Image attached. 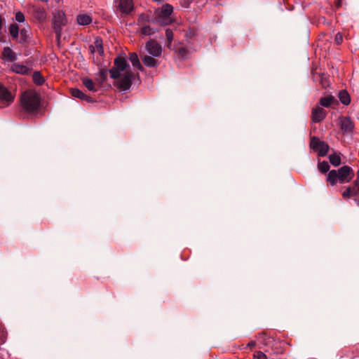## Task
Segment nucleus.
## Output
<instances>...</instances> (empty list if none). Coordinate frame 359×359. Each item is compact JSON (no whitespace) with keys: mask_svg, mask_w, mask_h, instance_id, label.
<instances>
[{"mask_svg":"<svg viewBox=\"0 0 359 359\" xmlns=\"http://www.w3.org/2000/svg\"><path fill=\"white\" fill-rule=\"evenodd\" d=\"M353 187H355V189H357V191L359 193V171L357 172V177L354 182Z\"/></svg>","mask_w":359,"mask_h":359,"instance_id":"c9c22d12","label":"nucleus"},{"mask_svg":"<svg viewBox=\"0 0 359 359\" xmlns=\"http://www.w3.org/2000/svg\"><path fill=\"white\" fill-rule=\"evenodd\" d=\"M326 116V111L325 109L320 107H316L312 110V120L314 122H320L325 118Z\"/></svg>","mask_w":359,"mask_h":359,"instance_id":"9d476101","label":"nucleus"},{"mask_svg":"<svg viewBox=\"0 0 359 359\" xmlns=\"http://www.w3.org/2000/svg\"><path fill=\"white\" fill-rule=\"evenodd\" d=\"M353 174L350 167L344 165L338 170H332L328 172L327 181L332 185H335L337 182L341 184L348 182Z\"/></svg>","mask_w":359,"mask_h":359,"instance_id":"f03ea898","label":"nucleus"},{"mask_svg":"<svg viewBox=\"0 0 359 359\" xmlns=\"http://www.w3.org/2000/svg\"><path fill=\"white\" fill-rule=\"evenodd\" d=\"M187 53V50L184 48H181L179 49V54L183 57H186V55Z\"/></svg>","mask_w":359,"mask_h":359,"instance_id":"e433bc0d","label":"nucleus"},{"mask_svg":"<svg viewBox=\"0 0 359 359\" xmlns=\"http://www.w3.org/2000/svg\"><path fill=\"white\" fill-rule=\"evenodd\" d=\"M329 160L332 165L334 166H338L341 163L340 156L337 154H330L329 156Z\"/></svg>","mask_w":359,"mask_h":359,"instance_id":"a878e982","label":"nucleus"},{"mask_svg":"<svg viewBox=\"0 0 359 359\" xmlns=\"http://www.w3.org/2000/svg\"><path fill=\"white\" fill-rule=\"evenodd\" d=\"M89 50L91 53H97L100 55H102L104 54V49L102 39L98 37L95 38L94 45H90Z\"/></svg>","mask_w":359,"mask_h":359,"instance_id":"f8f14e48","label":"nucleus"},{"mask_svg":"<svg viewBox=\"0 0 359 359\" xmlns=\"http://www.w3.org/2000/svg\"><path fill=\"white\" fill-rule=\"evenodd\" d=\"M118 8L125 14L130 13L133 9L132 0H118Z\"/></svg>","mask_w":359,"mask_h":359,"instance_id":"1a4fd4ad","label":"nucleus"},{"mask_svg":"<svg viewBox=\"0 0 359 359\" xmlns=\"http://www.w3.org/2000/svg\"><path fill=\"white\" fill-rule=\"evenodd\" d=\"M32 79L34 83L39 86L42 85L45 81L44 78L42 76L39 72H34L32 75Z\"/></svg>","mask_w":359,"mask_h":359,"instance_id":"b1692460","label":"nucleus"},{"mask_svg":"<svg viewBox=\"0 0 359 359\" xmlns=\"http://www.w3.org/2000/svg\"><path fill=\"white\" fill-rule=\"evenodd\" d=\"M107 76V70L104 69H102L100 70L98 74H97L96 80L99 82L100 84H102L106 79Z\"/></svg>","mask_w":359,"mask_h":359,"instance_id":"393cba45","label":"nucleus"},{"mask_svg":"<svg viewBox=\"0 0 359 359\" xmlns=\"http://www.w3.org/2000/svg\"><path fill=\"white\" fill-rule=\"evenodd\" d=\"M1 27H2V18L0 16V29H1Z\"/></svg>","mask_w":359,"mask_h":359,"instance_id":"58836bf2","label":"nucleus"},{"mask_svg":"<svg viewBox=\"0 0 359 359\" xmlns=\"http://www.w3.org/2000/svg\"><path fill=\"white\" fill-rule=\"evenodd\" d=\"M13 96L11 93L0 83V100L6 105H8L13 101Z\"/></svg>","mask_w":359,"mask_h":359,"instance_id":"6e6552de","label":"nucleus"},{"mask_svg":"<svg viewBox=\"0 0 359 359\" xmlns=\"http://www.w3.org/2000/svg\"><path fill=\"white\" fill-rule=\"evenodd\" d=\"M318 168L321 172L325 173L329 170L330 165L327 162L323 161L318 163Z\"/></svg>","mask_w":359,"mask_h":359,"instance_id":"c85d7f7f","label":"nucleus"},{"mask_svg":"<svg viewBox=\"0 0 359 359\" xmlns=\"http://www.w3.org/2000/svg\"><path fill=\"white\" fill-rule=\"evenodd\" d=\"M129 68L126 60L123 57H118L114 60V67L109 70L111 77L118 79L115 85L121 90H126L131 86L133 73Z\"/></svg>","mask_w":359,"mask_h":359,"instance_id":"f257e3e1","label":"nucleus"},{"mask_svg":"<svg viewBox=\"0 0 359 359\" xmlns=\"http://www.w3.org/2000/svg\"><path fill=\"white\" fill-rule=\"evenodd\" d=\"M155 31L149 26H143L141 29V33L144 35H151Z\"/></svg>","mask_w":359,"mask_h":359,"instance_id":"c756f323","label":"nucleus"},{"mask_svg":"<svg viewBox=\"0 0 359 359\" xmlns=\"http://www.w3.org/2000/svg\"><path fill=\"white\" fill-rule=\"evenodd\" d=\"M11 69L13 72L20 74H27L29 72V69L27 67L17 63L11 66Z\"/></svg>","mask_w":359,"mask_h":359,"instance_id":"dca6fc26","label":"nucleus"},{"mask_svg":"<svg viewBox=\"0 0 359 359\" xmlns=\"http://www.w3.org/2000/svg\"><path fill=\"white\" fill-rule=\"evenodd\" d=\"M172 6L170 4L163 5L161 9L155 11L156 22L162 25H166L171 22V14L172 13Z\"/></svg>","mask_w":359,"mask_h":359,"instance_id":"20e7f679","label":"nucleus"},{"mask_svg":"<svg viewBox=\"0 0 359 359\" xmlns=\"http://www.w3.org/2000/svg\"><path fill=\"white\" fill-rule=\"evenodd\" d=\"M339 98L341 102L345 105H347L350 103V96L346 90H341L339 92Z\"/></svg>","mask_w":359,"mask_h":359,"instance_id":"5701e85b","label":"nucleus"},{"mask_svg":"<svg viewBox=\"0 0 359 359\" xmlns=\"http://www.w3.org/2000/svg\"><path fill=\"white\" fill-rule=\"evenodd\" d=\"M311 147L318 152L320 156H324L329 150V146L325 142L320 140L318 137H313L310 142Z\"/></svg>","mask_w":359,"mask_h":359,"instance_id":"423d86ee","label":"nucleus"},{"mask_svg":"<svg viewBox=\"0 0 359 359\" xmlns=\"http://www.w3.org/2000/svg\"><path fill=\"white\" fill-rule=\"evenodd\" d=\"M71 94L73 97L79 98L81 100H85L90 101V97L88 95H85L81 90L77 88H72L71 89Z\"/></svg>","mask_w":359,"mask_h":359,"instance_id":"6ab92c4d","label":"nucleus"},{"mask_svg":"<svg viewBox=\"0 0 359 359\" xmlns=\"http://www.w3.org/2000/svg\"><path fill=\"white\" fill-rule=\"evenodd\" d=\"M32 15L39 22H43L47 18L46 11L43 8L33 7Z\"/></svg>","mask_w":359,"mask_h":359,"instance_id":"9b49d317","label":"nucleus"},{"mask_svg":"<svg viewBox=\"0 0 359 359\" xmlns=\"http://www.w3.org/2000/svg\"><path fill=\"white\" fill-rule=\"evenodd\" d=\"M82 83L83 86L90 91L95 92L97 90V88L95 87V85L92 79L84 78L82 79Z\"/></svg>","mask_w":359,"mask_h":359,"instance_id":"4be33fe9","label":"nucleus"},{"mask_svg":"<svg viewBox=\"0 0 359 359\" xmlns=\"http://www.w3.org/2000/svg\"><path fill=\"white\" fill-rule=\"evenodd\" d=\"M144 65L148 67H156L158 66V63L157 60L153 56H149L147 55H140Z\"/></svg>","mask_w":359,"mask_h":359,"instance_id":"ddd939ff","label":"nucleus"},{"mask_svg":"<svg viewBox=\"0 0 359 359\" xmlns=\"http://www.w3.org/2000/svg\"><path fill=\"white\" fill-rule=\"evenodd\" d=\"M77 22L81 25H87L92 22V18L87 14H80L77 16Z\"/></svg>","mask_w":359,"mask_h":359,"instance_id":"aec40b11","label":"nucleus"},{"mask_svg":"<svg viewBox=\"0 0 359 359\" xmlns=\"http://www.w3.org/2000/svg\"><path fill=\"white\" fill-rule=\"evenodd\" d=\"M129 60L131 62L133 67H137L140 71H143L144 67L141 65L138 55L135 53H130L129 54Z\"/></svg>","mask_w":359,"mask_h":359,"instance_id":"2eb2a0df","label":"nucleus"},{"mask_svg":"<svg viewBox=\"0 0 359 359\" xmlns=\"http://www.w3.org/2000/svg\"><path fill=\"white\" fill-rule=\"evenodd\" d=\"M145 48L153 57H159L162 53L161 46L152 39H150L146 43Z\"/></svg>","mask_w":359,"mask_h":359,"instance_id":"0eeeda50","label":"nucleus"},{"mask_svg":"<svg viewBox=\"0 0 359 359\" xmlns=\"http://www.w3.org/2000/svg\"><path fill=\"white\" fill-rule=\"evenodd\" d=\"M165 36H166L167 40H168L167 47L169 49H171L172 41V39H173L172 31L171 29H166V30H165Z\"/></svg>","mask_w":359,"mask_h":359,"instance_id":"cd10ccee","label":"nucleus"},{"mask_svg":"<svg viewBox=\"0 0 359 359\" xmlns=\"http://www.w3.org/2000/svg\"><path fill=\"white\" fill-rule=\"evenodd\" d=\"M334 102H336V100L334 96L332 95H327L325 97H323L320 100V104L322 107H330Z\"/></svg>","mask_w":359,"mask_h":359,"instance_id":"a211bd4d","label":"nucleus"},{"mask_svg":"<svg viewBox=\"0 0 359 359\" xmlns=\"http://www.w3.org/2000/svg\"><path fill=\"white\" fill-rule=\"evenodd\" d=\"M67 23V18L62 11L57 10L53 13V28L57 37L61 36L62 27Z\"/></svg>","mask_w":359,"mask_h":359,"instance_id":"39448f33","label":"nucleus"},{"mask_svg":"<svg viewBox=\"0 0 359 359\" xmlns=\"http://www.w3.org/2000/svg\"><path fill=\"white\" fill-rule=\"evenodd\" d=\"M154 1H156V2H160L162 0H154Z\"/></svg>","mask_w":359,"mask_h":359,"instance_id":"ea45409f","label":"nucleus"},{"mask_svg":"<svg viewBox=\"0 0 359 359\" xmlns=\"http://www.w3.org/2000/svg\"><path fill=\"white\" fill-rule=\"evenodd\" d=\"M359 193L355 189V187H348L346 188V189L342 193V196L344 198H348L351 196H356Z\"/></svg>","mask_w":359,"mask_h":359,"instance_id":"412c9836","label":"nucleus"},{"mask_svg":"<svg viewBox=\"0 0 359 359\" xmlns=\"http://www.w3.org/2000/svg\"><path fill=\"white\" fill-rule=\"evenodd\" d=\"M343 41V36L341 33H337L335 36V42L340 44Z\"/></svg>","mask_w":359,"mask_h":359,"instance_id":"f704fd0d","label":"nucleus"},{"mask_svg":"<svg viewBox=\"0 0 359 359\" xmlns=\"http://www.w3.org/2000/svg\"><path fill=\"white\" fill-rule=\"evenodd\" d=\"M21 106L29 113L37 111L40 106L39 94L34 91L25 92L21 96Z\"/></svg>","mask_w":359,"mask_h":359,"instance_id":"7ed1b4c3","label":"nucleus"},{"mask_svg":"<svg viewBox=\"0 0 359 359\" xmlns=\"http://www.w3.org/2000/svg\"><path fill=\"white\" fill-rule=\"evenodd\" d=\"M3 56L4 59L11 62L17 60L16 54L9 47L4 48Z\"/></svg>","mask_w":359,"mask_h":359,"instance_id":"f3484780","label":"nucleus"},{"mask_svg":"<svg viewBox=\"0 0 359 359\" xmlns=\"http://www.w3.org/2000/svg\"><path fill=\"white\" fill-rule=\"evenodd\" d=\"M15 20L19 22H23L25 21V15L24 14L18 11L15 13Z\"/></svg>","mask_w":359,"mask_h":359,"instance_id":"473e14b6","label":"nucleus"},{"mask_svg":"<svg viewBox=\"0 0 359 359\" xmlns=\"http://www.w3.org/2000/svg\"><path fill=\"white\" fill-rule=\"evenodd\" d=\"M354 126L350 118L346 117L341 121V128L344 133H350L353 130Z\"/></svg>","mask_w":359,"mask_h":359,"instance_id":"4468645a","label":"nucleus"},{"mask_svg":"<svg viewBox=\"0 0 359 359\" xmlns=\"http://www.w3.org/2000/svg\"><path fill=\"white\" fill-rule=\"evenodd\" d=\"M28 36H29L28 31L25 29H22L20 30V38L21 39L20 40V42L24 43V42L27 41Z\"/></svg>","mask_w":359,"mask_h":359,"instance_id":"7c9ffc66","label":"nucleus"},{"mask_svg":"<svg viewBox=\"0 0 359 359\" xmlns=\"http://www.w3.org/2000/svg\"><path fill=\"white\" fill-rule=\"evenodd\" d=\"M253 359H267V358L262 351H255L253 355Z\"/></svg>","mask_w":359,"mask_h":359,"instance_id":"2f4dec72","label":"nucleus"},{"mask_svg":"<svg viewBox=\"0 0 359 359\" xmlns=\"http://www.w3.org/2000/svg\"><path fill=\"white\" fill-rule=\"evenodd\" d=\"M149 17L145 15H140L138 18V23L140 25H143L144 22H149Z\"/></svg>","mask_w":359,"mask_h":359,"instance_id":"72a5a7b5","label":"nucleus"},{"mask_svg":"<svg viewBox=\"0 0 359 359\" xmlns=\"http://www.w3.org/2000/svg\"><path fill=\"white\" fill-rule=\"evenodd\" d=\"M255 345H256V342L255 341H252L247 344V346L251 348L254 347Z\"/></svg>","mask_w":359,"mask_h":359,"instance_id":"4c0bfd02","label":"nucleus"},{"mask_svg":"<svg viewBox=\"0 0 359 359\" xmlns=\"http://www.w3.org/2000/svg\"><path fill=\"white\" fill-rule=\"evenodd\" d=\"M9 32L13 39H17L19 35V27L16 24H12L9 27Z\"/></svg>","mask_w":359,"mask_h":359,"instance_id":"bb28decb","label":"nucleus"}]
</instances>
